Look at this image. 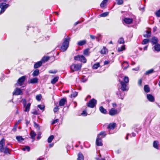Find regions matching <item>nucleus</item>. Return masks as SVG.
<instances>
[{"label": "nucleus", "instance_id": "nucleus-7", "mask_svg": "<svg viewBox=\"0 0 160 160\" xmlns=\"http://www.w3.org/2000/svg\"><path fill=\"white\" fill-rule=\"evenodd\" d=\"M25 78L26 77L25 76H23L19 78L18 82L15 84V85L17 86L19 85L20 86H22L25 80Z\"/></svg>", "mask_w": 160, "mask_h": 160}, {"label": "nucleus", "instance_id": "nucleus-27", "mask_svg": "<svg viewBox=\"0 0 160 160\" xmlns=\"http://www.w3.org/2000/svg\"><path fill=\"white\" fill-rule=\"evenodd\" d=\"M108 0H103L100 4V6L101 8H104L105 6L106 5L107 2Z\"/></svg>", "mask_w": 160, "mask_h": 160}, {"label": "nucleus", "instance_id": "nucleus-8", "mask_svg": "<svg viewBox=\"0 0 160 160\" xmlns=\"http://www.w3.org/2000/svg\"><path fill=\"white\" fill-rule=\"evenodd\" d=\"M120 84L121 85V89L123 91H127L129 89V88L127 85L126 83L122 81H120Z\"/></svg>", "mask_w": 160, "mask_h": 160}, {"label": "nucleus", "instance_id": "nucleus-62", "mask_svg": "<svg viewBox=\"0 0 160 160\" xmlns=\"http://www.w3.org/2000/svg\"><path fill=\"white\" fill-rule=\"evenodd\" d=\"M32 113L35 115H38V113L37 111H34L32 112Z\"/></svg>", "mask_w": 160, "mask_h": 160}, {"label": "nucleus", "instance_id": "nucleus-5", "mask_svg": "<svg viewBox=\"0 0 160 160\" xmlns=\"http://www.w3.org/2000/svg\"><path fill=\"white\" fill-rule=\"evenodd\" d=\"M81 68V65L80 64H73L71 66V69L72 72L74 71H78Z\"/></svg>", "mask_w": 160, "mask_h": 160}, {"label": "nucleus", "instance_id": "nucleus-15", "mask_svg": "<svg viewBox=\"0 0 160 160\" xmlns=\"http://www.w3.org/2000/svg\"><path fill=\"white\" fill-rule=\"evenodd\" d=\"M117 95H118V97L120 98L123 99L124 98V94L123 92H121L120 91H119L117 92L116 93Z\"/></svg>", "mask_w": 160, "mask_h": 160}, {"label": "nucleus", "instance_id": "nucleus-36", "mask_svg": "<svg viewBox=\"0 0 160 160\" xmlns=\"http://www.w3.org/2000/svg\"><path fill=\"white\" fill-rule=\"evenodd\" d=\"M58 77H55L51 81V83L52 84L56 83L58 81Z\"/></svg>", "mask_w": 160, "mask_h": 160}, {"label": "nucleus", "instance_id": "nucleus-61", "mask_svg": "<svg viewBox=\"0 0 160 160\" xmlns=\"http://www.w3.org/2000/svg\"><path fill=\"white\" fill-rule=\"evenodd\" d=\"M53 145H54L53 143H50L49 144V148H51L53 146Z\"/></svg>", "mask_w": 160, "mask_h": 160}, {"label": "nucleus", "instance_id": "nucleus-51", "mask_svg": "<svg viewBox=\"0 0 160 160\" xmlns=\"http://www.w3.org/2000/svg\"><path fill=\"white\" fill-rule=\"evenodd\" d=\"M155 14L157 17H160V9L156 12Z\"/></svg>", "mask_w": 160, "mask_h": 160}, {"label": "nucleus", "instance_id": "nucleus-29", "mask_svg": "<svg viewBox=\"0 0 160 160\" xmlns=\"http://www.w3.org/2000/svg\"><path fill=\"white\" fill-rule=\"evenodd\" d=\"M151 35V32L150 31L147 30L146 31V33L144 34L143 36L145 38L149 37Z\"/></svg>", "mask_w": 160, "mask_h": 160}, {"label": "nucleus", "instance_id": "nucleus-14", "mask_svg": "<svg viewBox=\"0 0 160 160\" xmlns=\"http://www.w3.org/2000/svg\"><path fill=\"white\" fill-rule=\"evenodd\" d=\"M147 98L151 102H153L154 101V97L150 94H147Z\"/></svg>", "mask_w": 160, "mask_h": 160}, {"label": "nucleus", "instance_id": "nucleus-57", "mask_svg": "<svg viewBox=\"0 0 160 160\" xmlns=\"http://www.w3.org/2000/svg\"><path fill=\"white\" fill-rule=\"evenodd\" d=\"M142 83V80L140 79L138 80V84L139 85H141Z\"/></svg>", "mask_w": 160, "mask_h": 160}, {"label": "nucleus", "instance_id": "nucleus-42", "mask_svg": "<svg viewBox=\"0 0 160 160\" xmlns=\"http://www.w3.org/2000/svg\"><path fill=\"white\" fill-rule=\"evenodd\" d=\"M16 138L18 141H22L24 140L23 138L21 136H17Z\"/></svg>", "mask_w": 160, "mask_h": 160}, {"label": "nucleus", "instance_id": "nucleus-9", "mask_svg": "<svg viewBox=\"0 0 160 160\" xmlns=\"http://www.w3.org/2000/svg\"><path fill=\"white\" fill-rule=\"evenodd\" d=\"M23 104L24 107H25V109L24 110V111L26 112H28L30 110L31 103H28L26 106V101L25 100H24L23 101Z\"/></svg>", "mask_w": 160, "mask_h": 160}, {"label": "nucleus", "instance_id": "nucleus-43", "mask_svg": "<svg viewBox=\"0 0 160 160\" xmlns=\"http://www.w3.org/2000/svg\"><path fill=\"white\" fill-rule=\"evenodd\" d=\"M149 41V40L148 39H144L143 40V41L142 42V44H147V43H148V42Z\"/></svg>", "mask_w": 160, "mask_h": 160}, {"label": "nucleus", "instance_id": "nucleus-60", "mask_svg": "<svg viewBox=\"0 0 160 160\" xmlns=\"http://www.w3.org/2000/svg\"><path fill=\"white\" fill-rule=\"evenodd\" d=\"M109 62L108 61L106 60L104 62V65H106L108 64Z\"/></svg>", "mask_w": 160, "mask_h": 160}, {"label": "nucleus", "instance_id": "nucleus-28", "mask_svg": "<svg viewBox=\"0 0 160 160\" xmlns=\"http://www.w3.org/2000/svg\"><path fill=\"white\" fill-rule=\"evenodd\" d=\"M144 90L146 93L149 92H150V88L148 85H145L144 86Z\"/></svg>", "mask_w": 160, "mask_h": 160}, {"label": "nucleus", "instance_id": "nucleus-3", "mask_svg": "<svg viewBox=\"0 0 160 160\" xmlns=\"http://www.w3.org/2000/svg\"><path fill=\"white\" fill-rule=\"evenodd\" d=\"M74 59L77 61H79L84 63H86L87 60L82 55H78L74 57Z\"/></svg>", "mask_w": 160, "mask_h": 160}, {"label": "nucleus", "instance_id": "nucleus-16", "mask_svg": "<svg viewBox=\"0 0 160 160\" xmlns=\"http://www.w3.org/2000/svg\"><path fill=\"white\" fill-rule=\"evenodd\" d=\"M87 41L86 40H80L78 42L77 44L79 46H82L84 45L86 43Z\"/></svg>", "mask_w": 160, "mask_h": 160}, {"label": "nucleus", "instance_id": "nucleus-25", "mask_svg": "<svg viewBox=\"0 0 160 160\" xmlns=\"http://www.w3.org/2000/svg\"><path fill=\"white\" fill-rule=\"evenodd\" d=\"M38 82V79L37 78H33L30 80V83H36Z\"/></svg>", "mask_w": 160, "mask_h": 160}, {"label": "nucleus", "instance_id": "nucleus-11", "mask_svg": "<svg viewBox=\"0 0 160 160\" xmlns=\"http://www.w3.org/2000/svg\"><path fill=\"white\" fill-rule=\"evenodd\" d=\"M22 92L20 89L16 88L13 92V95H22Z\"/></svg>", "mask_w": 160, "mask_h": 160}, {"label": "nucleus", "instance_id": "nucleus-35", "mask_svg": "<svg viewBox=\"0 0 160 160\" xmlns=\"http://www.w3.org/2000/svg\"><path fill=\"white\" fill-rule=\"evenodd\" d=\"M154 72V70L153 69H151L148 70L145 73L146 75H148Z\"/></svg>", "mask_w": 160, "mask_h": 160}, {"label": "nucleus", "instance_id": "nucleus-32", "mask_svg": "<svg viewBox=\"0 0 160 160\" xmlns=\"http://www.w3.org/2000/svg\"><path fill=\"white\" fill-rule=\"evenodd\" d=\"M108 52L107 49L106 48L104 47L101 51L100 52L101 53L103 54H106V52Z\"/></svg>", "mask_w": 160, "mask_h": 160}, {"label": "nucleus", "instance_id": "nucleus-63", "mask_svg": "<svg viewBox=\"0 0 160 160\" xmlns=\"http://www.w3.org/2000/svg\"><path fill=\"white\" fill-rule=\"evenodd\" d=\"M112 106L113 108H115L117 106V104L116 103H112Z\"/></svg>", "mask_w": 160, "mask_h": 160}, {"label": "nucleus", "instance_id": "nucleus-39", "mask_svg": "<svg viewBox=\"0 0 160 160\" xmlns=\"http://www.w3.org/2000/svg\"><path fill=\"white\" fill-rule=\"evenodd\" d=\"M50 58L49 57H44L42 59V61L45 62L47 61Z\"/></svg>", "mask_w": 160, "mask_h": 160}, {"label": "nucleus", "instance_id": "nucleus-23", "mask_svg": "<svg viewBox=\"0 0 160 160\" xmlns=\"http://www.w3.org/2000/svg\"><path fill=\"white\" fill-rule=\"evenodd\" d=\"M42 64V61H39L35 64L34 65V68H37L40 67Z\"/></svg>", "mask_w": 160, "mask_h": 160}, {"label": "nucleus", "instance_id": "nucleus-34", "mask_svg": "<svg viewBox=\"0 0 160 160\" xmlns=\"http://www.w3.org/2000/svg\"><path fill=\"white\" fill-rule=\"evenodd\" d=\"M89 50V49H85L83 52V54L86 56H89L90 54Z\"/></svg>", "mask_w": 160, "mask_h": 160}, {"label": "nucleus", "instance_id": "nucleus-21", "mask_svg": "<svg viewBox=\"0 0 160 160\" xmlns=\"http://www.w3.org/2000/svg\"><path fill=\"white\" fill-rule=\"evenodd\" d=\"M99 110L103 114H106L107 113V110L102 106L99 107Z\"/></svg>", "mask_w": 160, "mask_h": 160}, {"label": "nucleus", "instance_id": "nucleus-54", "mask_svg": "<svg viewBox=\"0 0 160 160\" xmlns=\"http://www.w3.org/2000/svg\"><path fill=\"white\" fill-rule=\"evenodd\" d=\"M82 115H83L84 116H86L87 115V113L86 111L85 110H84L82 112L81 114Z\"/></svg>", "mask_w": 160, "mask_h": 160}, {"label": "nucleus", "instance_id": "nucleus-46", "mask_svg": "<svg viewBox=\"0 0 160 160\" xmlns=\"http://www.w3.org/2000/svg\"><path fill=\"white\" fill-rule=\"evenodd\" d=\"M118 42L120 44H123L124 43V41L123 38H120L118 41Z\"/></svg>", "mask_w": 160, "mask_h": 160}, {"label": "nucleus", "instance_id": "nucleus-18", "mask_svg": "<svg viewBox=\"0 0 160 160\" xmlns=\"http://www.w3.org/2000/svg\"><path fill=\"white\" fill-rule=\"evenodd\" d=\"M116 125V124L115 123H110L108 126V127L107 128L108 129H113L115 127Z\"/></svg>", "mask_w": 160, "mask_h": 160}, {"label": "nucleus", "instance_id": "nucleus-47", "mask_svg": "<svg viewBox=\"0 0 160 160\" xmlns=\"http://www.w3.org/2000/svg\"><path fill=\"white\" fill-rule=\"evenodd\" d=\"M22 149L24 151H25L27 150L28 151H30V148L29 146H26L25 147L22 148Z\"/></svg>", "mask_w": 160, "mask_h": 160}, {"label": "nucleus", "instance_id": "nucleus-10", "mask_svg": "<svg viewBox=\"0 0 160 160\" xmlns=\"http://www.w3.org/2000/svg\"><path fill=\"white\" fill-rule=\"evenodd\" d=\"M118 113V111L116 109L112 108H111L109 112V114L112 116H114Z\"/></svg>", "mask_w": 160, "mask_h": 160}, {"label": "nucleus", "instance_id": "nucleus-45", "mask_svg": "<svg viewBox=\"0 0 160 160\" xmlns=\"http://www.w3.org/2000/svg\"><path fill=\"white\" fill-rule=\"evenodd\" d=\"M117 1V4L119 5L122 4L123 2V0H115Z\"/></svg>", "mask_w": 160, "mask_h": 160}, {"label": "nucleus", "instance_id": "nucleus-30", "mask_svg": "<svg viewBox=\"0 0 160 160\" xmlns=\"http://www.w3.org/2000/svg\"><path fill=\"white\" fill-rule=\"evenodd\" d=\"M39 70L37 69L34 71L32 75L33 77H34L38 76L39 74Z\"/></svg>", "mask_w": 160, "mask_h": 160}, {"label": "nucleus", "instance_id": "nucleus-56", "mask_svg": "<svg viewBox=\"0 0 160 160\" xmlns=\"http://www.w3.org/2000/svg\"><path fill=\"white\" fill-rule=\"evenodd\" d=\"M139 67L138 66V67L132 69V70L133 71H138L139 70Z\"/></svg>", "mask_w": 160, "mask_h": 160}, {"label": "nucleus", "instance_id": "nucleus-50", "mask_svg": "<svg viewBox=\"0 0 160 160\" xmlns=\"http://www.w3.org/2000/svg\"><path fill=\"white\" fill-rule=\"evenodd\" d=\"M78 95V93L77 92H75L73 93V94L71 95V98H74L77 96Z\"/></svg>", "mask_w": 160, "mask_h": 160}, {"label": "nucleus", "instance_id": "nucleus-13", "mask_svg": "<svg viewBox=\"0 0 160 160\" xmlns=\"http://www.w3.org/2000/svg\"><path fill=\"white\" fill-rule=\"evenodd\" d=\"M11 151V150L9 149L7 146H6L4 148H3V152H4L6 154H10Z\"/></svg>", "mask_w": 160, "mask_h": 160}, {"label": "nucleus", "instance_id": "nucleus-53", "mask_svg": "<svg viewBox=\"0 0 160 160\" xmlns=\"http://www.w3.org/2000/svg\"><path fill=\"white\" fill-rule=\"evenodd\" d=\"M34 126L36 128H37L38 129H39V125L35 122H34Z\"/></svg>", "mask_w": 160, "mask_h": 160}, {"label": "nucleus", "instance_id": "nucleus-1", "mask_svg": "<svg viewBox=\"0 0 160 160\" xmlns=\"http://www.w3.org/2000/svg\"><path fill=\"white\" fill-rule=\"evenodd\" d=\"M106 134L105 132H101L98 135L96 140V143L98 146H102V138L105 137Z\"/></svg>", "mask_w": 160, "mask_h": 160}, {"label": "nucleus", "instance_id": "nucleus-24", "mask_svg": "<svg viewBox=\"0 0 160 160\" xmlns=\"http://www.w3.org/2000/svg\"><path fill=\"white\" fill-rule=\"evenodd\" d=\"M66 102V100L64 98L61 99L59 102V105L60 106H62L64 105L65 102Z\"/></svg>", "mask_w": 160, "mask_h": 160}, {"label": "nucleus", "instance_id": "nucleus-22", "mask_svg": "<svg viewBox=\"0 0 160 160\" xmlns=\"http://www.w3.org/2000/svg\"><path fill=\"white\" fill-rule=\"evenodd\" d=\"M159 142L158 141H155L153 142V147L157 149H159Z\"/></svg>", "mask_w": 160, "mask_h": 160}, {"label": "nucleus", "instance_id": "nucleus-19", "mask_svg": "<svg viewBox=\"0 0 160 160\" xmlns=\"http://www.w3.org/2000/svg\"><path fill=\"white\" fill-rule=\"evenodd\" d=\"M36 135V133L33 131L32 130L31 131L30 133V136L32 139V142H33L34 141V138Z\"/></svg>", "mask_w": 160, "mask_h": 160}, {"label": "nucleus", "instance_id": "nucleus-6", "mask_svg": "<svg viewBox=\"0 0 160 160\" xmlns=\"http://www.w3.org/2000/svg\"><path fill=\"white\" fill-rule=\"evenodd\" d=\"M9 6L8 4H7L6 3L3 2L1 3L0 4V8H1L0 12V14L3 13Z\"/></svg>", "mask_w": 160, "mask_h": 160}, {"label": "nucleus", "instance_id": "nucleus-2", "mask_svg": "<svg viewBox=\"0 0 160 160\" xmlns=\"http://www.w3.org/2000/svg\"><path fill=\"white\" fill-rule=\"evenodd\" d=\"M70 38L67 36L63 39V42L61 47V50L62 52L65 51L68 47Z\"/></svg>", "mask_w": 160, "mask_h": 160}, {"label": "nucleus", "instance_id": "nucleus-38", "mask_svg": "<svg viewBox=\"0 0 160 160\" xmlns=\"http://www.w3.org/2000/svg\"><path fill=\"white\" fill-rule=\"evenodd\" d=\"M54 137L53 135L50 136L48 138V143H50L54 139Z\"/></svg>", "mask_w": 160, "mask_h": 160}, {"label": "nucleus", "instance_id": "nucleus-33", "mask_svg": "<svg viewBox=\"0 0 160 160\" xmlns=\"http://www.w3.org/2000/svg\"><path fill=\"white\" fill-rule=\"evenodd\" d=\"M122 66L124 69H126L129 66V65L127 62H125L122 64Z\"/></svg>", "mask_w": 160, "mask_h": 160}, {"label": "nucleus", "instance_id": "nucleus-37", "mask_svg": "<svg viewBox=\"0 0 160 160\" xmlns=\"http://www.w3.org/2000/svg\"><path fill=\"white\" fill-rule=\"evenodd\" d=\"M125 49L124 45H122L121 47L118 48V52L122 51Z\"/></svg>", "mask_w": 160, "mask_h": 160}, {"label": "nucleus", "instance_id": "nucleus-17", "mask_svg": "<svg viewBox=\"0 0 160 160\" xmlns=\"http://www.w3.org/2000/svg\"><path fill=\"white\" fill-rule=\"evenodd\" d=\"M123 21L126 23L129 24L132 22V19L131 18H125Z\"/></svg>", "mask_w": 160, "mask_h": 160}, {"label": "nucleus", "instance_id": "nucleus-41", "mask_svg": "<svg viewBox=\"0 0 160 160\" xmlns=\"http://www.w3.org/2000/svg\"><path fill=\"white\" fill-rule=\"evenodd\" d=\"M100 66V65L99 63H96L93 65V68L95 69H97Z\"/></svg>", "mask_w": 160, "mask_h": 160}, {"label": "nucleus", "instance_id": "nucleus-55", "mask_svg": "<svg viewBox=\"0 0 160 160\" xmlns=\"http://www.w3.org/2000/svg\"><path fill=\"white\" fill-rule=\"evenodd\" d=\"M59 121L58 119H56L55 120H54L52 122V124H54L57 122H58Z\"/></svg>", "mask_w": 160, "mask_h": 160}, {"label": "nucleus", "instance_id": "nucleus-58", "mask_svg": "<svg viewBox=\"0 0 160 160\" xmlns=\"http://www.w3.org/2000/svg\"><path fill=\"white\" fill-rule=\"evenodd\" d=\"M90 37L92 39H95V37L94 36L92 35H90Z\"/></svg>", "mask_w": 160, "mask_h": 160}, {"label": "nucleus", "instance_id": "nucleus-26", "mask_svg": "<svg viewBox=\"0 0 160 160\" xmlns=\"http://www.w3.org/2000/svg\"><path fill=\"white\" fill-rule=\"evenodd\" d=\"M154 49L155 51L159 52L160 51V44L157 43L155 44L154 47Z\"/></svg>", "mask_w": 160, "mask_h": 160}, {"label": "nucleus", "instance_id": "nucleus-44", "mask_svg": "<svg viewBox=\"0 0 160 160\" xmlns=\"http://www.w3.org/2000/svg\"><path fill=\"white\" fill-rule=\"evenodd\" d=\"M123 80L124 82L125 83H128L129 82V78L128 77L125 76L124 78H123Z\"/></svg>", "mask_w": 160, "mask_h": 160}, {"label": "nucleus", "instance_id": "nucleus-48", "mask_svg": "<svg viewBox=\"0 0 160 160\" xmlns=\"http://www.w3.org/2000/svg\"><path fill=\"white\" fill-rule=\"evenodd\" d=\"M42 98V96L41 94H39L36 96V99L38 101H39Z\"/></svg>", "mask_w": 160, "mask_h": 160}, {"label": "nucleus", "instance_id": "nucleus-59", "mask_svg": "<svg viewBox=\"0 0 160 160\" xmlns=\"http://www.w3.org/2000/svg\"><path fill=\"white\" fill-rule=\"evenodd\" d=\"M49 73H56L57 72L55 71H52L51 70H50L49 71Z\"/></svg>", "mask_w": 160, "mask_h": 160}, {"label": "nucleus", "instance_id": "nucleus-12", "mask_svg": "<svg viewBox=\"0 0 160 160\" xmlns=\"http://www.w3.org/2000/svg\"><path fill=\"white\" fill-rule=\"evenodd\" d=\"M5 145V140L2 138L0 141V151L2 152L3 151V148Z\"/></svg>", "mask_w": 160, "mask_h": 160}, {"label": "nucleus", "instance_id": "nucleus-40", "mask_svg": "<svg viewBox=\"0 0 160 160\" xmlns=\"http://www.w3.org/2000/svg\"><path fill=\"white\" fill-rule=\"evenodd\" d=\"M38 107L42 111L44 110L45 106L43 105H38Z\"/></svg>", "mask_w": 160, "mask_h": 160}, {"label": "nucleus", "instance_id": "nucleus-20", "mask_svg": "<svg viewBox=\"0 0 160 160\" xmlns=\"http://www.w3.org/2000/svg\"><path fill=\"white\" fill-rule=\"evenodd\" d=\"M158 39L155 37H153L151 39V42L153 44H156L158 42Z\"/></svg>", "mask_w": 160, "mask_h": 160}, {"label": "nucleus", "instance_id": "nucleus-49", "mask_svg": "<svg viewBox=\"0 0 160 160\" xmlns=\"http://www.w3.org/2000/svg\"><path fill=\"white\" fill-rule=\"evenodd\" d=\"M108 14V12H106L103 13L100 15V16L102 17H105L107 16Z\"/></svg>", "mask_w": 160, "mask_h": 160}, {"label": "nucleus", "instance_id": "nucleus-52", "mask_svg": "<svg viewBox=\"0 0 160 160\" xmlns=\"http://www.w3.org/2000/svg\"><path fill=\"white\" fill-rule=\"evenodd\" d=\"M59 107L56 106L53 109V111L54 112H57L59 110Z\"/></svg>", "mask_w": 160, "mask_h": 160}, {"label": "nucleus", "instance_id": "nucleus-31", "mask_svg": "<svg viewBox=\"0 0 160 160\" xmlns=\"http://www.w3.org/2000/svg\"><path fill=\"white\" fill-rule=\"evenodd\" d=\"M78 160H84L83 156L82 154L81 153H78Z\"/></svg>", "mask_w": 160, "mask_h": 160}, {"label": "nucleus", "instance_id": "nucleus-4", "mask_svg": "<svg viewBox=\"0 0 160 160\" xmlns=\"http://www.w3.org/2000/svg\"><path fill=\"white\" fill-rule=\"evenodd\" d=\"M97 103V100L94 98H92L87 103V105L89 107L93 108L95 106Z\"/></svg>", "mask_w": 160, "mask_h": 160}, {"label": "nucleus", "instance_id": "nucleus-64", "mask_svg": "<svg viewBox=\"0 0 160 160\" xmlns=\"http://www.w3.org/2000/svg\"><path fill=\"white\" fill-rule=\"evenodd\" d=\"M80 22H81L80 21H77L74 23V25L76 26L77 24L80 23Z\"/></svg>", "mask_w": 160, "mask_h": 160}]
</instances>
